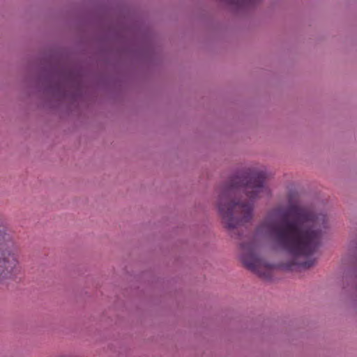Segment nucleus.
<instances>
[{
    "mask_svg": "<svg viewBox=\"0 0 357 357\" xmlns=\"http://www.w3.org/2000/svg\"><path fill=\"white\" fill-rule=\"evenodd\" d=\"M241 260L248 269L261 275L260 268L263 262L256 255V245L254 243L250 242L241 244Z\"/></svg>",
    "mask_w": 357,
    "mask_h": 357,
    "instance_id": "obj_4",
    "label": "nucleus"
},
{
    "mask_svg": "<svg viewBox=\"0 0 357 357\" xmlns=\"http://www.w3.org/2000/svg\"><path fill=\"white\" fill-rule=\"evenodd\" d=\"M281 212V207L270 211L256 227L255 235L270 238L278 248L292 256L293 260L287 265L288 268H310L315 263L311 255L317 250L322 229L326 227V216L310 208L292 204L285 214L292 220L278 223L274 218Z\"/></svg>",
    "mask_w": 357,
    "mask_h": 357,
    "instance_id": "obj_1",
    "label": "nucleus"
},
{
    "mask_svg": "<svg viewBox=\"0 0 357 357\" xmlns=\"http://www.w3.org/2000/svg\"><path fill=\"white\" fill-rule=\"evenodd\" d=\"M263 169H248L233 177L219 195L218 208L229 229H234L252 218L255 199L268 195Z\"/></svg>",
    "mask_w": 357,
    "mask_h": 357,
    "instance_id": "obj_2",
    "label": "nucleus"
},
{
    "mask_svg": "<svg viewBox=\"0 0 357 357\" xmlns=\"http://www.w3.org/2000/svg\"><path fill=\"white\" fill-rule=\"evenodd\" d=\"M20 249L12 236L0 229V284L16 278L21 271Z\"/></svg>",
    "mask_w": 357,
    "mask_h": 357,
    "instance_id": "obj_3",
    "label": "nucleus"
}]
</instances>
